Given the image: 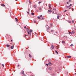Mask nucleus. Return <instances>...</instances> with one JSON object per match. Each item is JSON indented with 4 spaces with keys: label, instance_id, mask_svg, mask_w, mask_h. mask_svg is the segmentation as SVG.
I'll return each mask as SVG.
<instances>
[{
    "label": "nucleus",
    "instance_id": "f8f14e48",
    "mask_svg": "<svg viewBox=\"0 0 76 76\" xmlns=\"http://www.w3.org/2000/svg\"><path fill=\"white\" fill-rule=\"evenodd\" d=\"M74 33H75V31H73L72 32L71 34H74Z\"/></svg>",
    "mask_w": 76,
    "mask_h": 76
},
{
    "label": "nucleus",
    "instance_id": "7ed1b4c3",
    "mask_svg": "<svg viewBox=\"0 0 76 76\" xmlns=\"http://www.w3.org/2000/svg\"><path fill=\"white\" fill-rule=\"evenodd\" d=\"M51 48L52 49H54V46L53 45H52Z\"/></svg>",
    "mask_w": 76,
    "mask_h": 76
},
{
    "label": "nucleus",
    "instance_id": "0eeeda50",
    "mask_svg": "<svg viewBox=\"0 0 76 76\" xmlns=\"http://www.w3.org/2000/svg\"><path fill=\"white\" fill-rule=\"evenodd\" d=\"M55 53H56V54H58V52H57V51L56 50H55Z\"/></svg>",
    "mask_w": 76,
    "mask_h": 76
},
{
    "label": "nucleus",
    "instance_id": "6e6552de",
    "mask_svg": "<svg viewBox=\"0 0 76 76\" xmlns=\"http://www.w3.org/2000/svg\"><path fill=\"white\" fill-rule=\"evenodd\" d=\"M11 49H13V48H14V46H12L11 47Z\"/></svg>",
    "mask_w": 76,
    "mask_h": 76
},
{
    "label": "nucleus",
    "instance_id": "ea45409f",
    "mask_svg": "<svg viewBox=\"0 0 76 76\" xmlns=\"http://www.w3.org/2000/svg\"><path fill=\"white\" fill-rule=\"evenodd\" d=\"M46 66H48V64H46Z\"/></svg>",
    "mask_w": 76,
    "mask_h": 76
},
{
    "label": "nucleus",
    "instance_id": "cd10ccee",
    "mask_svg": "<svg viewBox=\"0 0 76 76\" xmlns=\"http://www.w3.org/2000/svg\"><path fill=\"white\" fill-rule=\"evenodd\" d=\"M16 22H18V19H16Z\"/></svg>",
    "mask_w": 76,
    "mask_h": 76
},
{
    "label": "nucleus",
    "instance_id": "7c9ffc66",
    "mask_svg": "<svg viewBox=\"0 0 76 76\" xmlns=\"http://www.w3.org/2000/svg\"><path fill=\"white\" fill-rule=\"evenodd\" d=\"M69 23H71V21H69Z\"/></svg>",
    "mask_w": 76,
    "mask_h": 76
},
{
    "label": "nucleus",
    "instance_id": "72a5a7b5",
    "mask_svg": "<svg viewBox=\"0 0 76 76\" xmlns=\"http://www.w3.org/2000/svg\"><path fill=\"white\" fill-rule=\"evenodd\" d=\"M34 23H36V21H34Z\"/></svg>",
    "mask_w": 76,
    "mask_h": 76
},
{
    "label": "nucleus",
    "instance_id": "20e7f679",
    "mask_svg": "<svg viewBox=\"0 0 76 76\" xmlns=\"http://www.w3.org/2000/svg\"><path fill=\"white\" fill-rule=\"evenodd\" d=\"M28 35H29V34L31 35V32H28Z\"/></svg>",
    "mask_w": 76,
    "mask_h": 76
},
{
    "label": "nucleus",
    "instance_id": "9b49d317",
    "mask_svg": "<svg viewBox=\"0 0 76 76\" xmlns=\"http://www.w3.org/2000/svg\"><path fill=\"white\" fill-rule=\"evenodd\" d=\"M1 6H3V7H4V6H5V5H4V4H1Z\"/></svg>",
    "mask_w": 76,
    "mask_h": 76
},
{
    "label": "nucleus",
    "instance_id": "a211bd4d",
    "mask_svg": "<svg viewBox=\"0 0 76 76\" xmlns=\"http://www.w3.org/2000/svg\"><path fill=\"white\" fill-rule=\"evenodd\" d=\"M70 46H71V47H72V46H73V45L71 44V45Z\"/></svg>",
    "mask_w": 76,
    "mask_h": 76
},
{
    "label": "nucleus",
    "instance_id": "de8ad7c7",
    "mask_svg": "<svg viewBox=\"0 0 76 76\" xmlns=\"http://www.w3.org/2000/svg\"><path fill=\"white\" fill-rule=\"evenodd\" d=\"M75 75H76V73H75Z\"/></svg>",
    "mask_w": 76,
    "mask_h": 76
},
{
    "label": "nucleus",
    "instance_id": "f257e3e1",
    "mask_svg": "<svg viewBox=\"0 0 76 76\" xmlns=\"http://www.w3.org/2000/svg\"><path fill=\"white\" fill-rule=\"evenodd\" d=\"M33 7L34 8H36L37 7V5H34L33 6Z\"/></svg>",
    "mask_w": 76,
    "mask_h": 76
},
{
    "label": "nucleus",
    "instance_id": "bb28decb",
    "mask_svg": "<svg viewBox=\"0 0 76 76\" xmlns=\"http://www.w3.org/2000/svg\"><path fill=\"white\" fill-rule=\"evenodd\" d=\"M69 7V6H67L66 7H67V8H69V7Z\"/></svg>",
    "mask_w": 76,
    "mask_h": 76
},
{
    "label": "nucleus",
    "instance_id": "1a4fd4ad",
    "mask_svg": "<svg viewBox=\"0 0 76 76\" xmlns=\"http://www.w3.org/2000/svg\"><path fill=\"white\" fill-rule=\"evenodd\" d=\"M60 18V15H58L57 16V18L58 19H59V18Z\"/></svg>",
    "mask_w": 76,
    "mask_h": 76
},
{
    "label": "nucleus",
    "instance_id": "f03ea898",
    "mask_svg": "<svg viewBox=\"0 0 76 76\" xmlns=\"http://www.w3.org/2000/svg\"><path fill=\"white\" fill-rule=\"evenodd\" d=\"M21 74H23V75H24V71H22L21 72Z\"/></svg>",
    "mask_w": 76,
    "mask_h": 76
},
{
    "label": "nucleus",
    "instance_id": "8fccbe9b",
    "mask_svg": "<svg viewBox=\"0 0 76 76\" xmlns=\"http://www.w3.org/2000/svg\"><path fill=\"white\" fill-rule=\"evenodd\" d=\"M49 27V28H50V27Z\"/></svg>",
    "mask_w": 76,
    "mask_h": 76
},
{
    "label": "nucleus",
    "instance_id": "6ab92c4d",
    "mask_svg": "<svg viewBox=\"0 0 76 76\" xmlns=\"http://www.w3.org/2000/svg\"><path fill=\"white\" fill-rule=\"evenodd\" d=\"M51 7V5H50V6H49V8H50Z\"/></svg>",
    "mask_w": 76,
    "mask_h": 76
},
{
    "label": "nucleus",
    "instance_id": "4468645a",
    "mask_svg": "<svg viewBox=\"0 0 76 76\" xmlns=\"http://www.w3.org/2000/svg\"><path fill=\"white\" fill-rule=\"evenodd\" d=\"M30 32H32V30H30Z\"/></svg>",
    "mask_w": 76,
    "mask_h": 76
},
{
    "label": "nucleus",
    "instance_id": "5701e85b",
    "mask_svg": "<svg viewBox=\"0 0 76 76\" xmlns=\"http://www.w3.org/2000/svg\"><path fill=\"white\" fill-rule=\"evenodd\" d=\"M53 10H56V9H53Z\"/></svg>",
    "mask_w": 76,
    "mask_h": 76
},
{
    "label": "nucleus",
    "instance_id": "a878e982",
    "mask_svg": "<svg viewBox=\"0 0 76 76\" xmlns=\"http://www.w3.org/2000/svg\"><path fill=\"white\" fill-rule=\"evenodd\" d=\"M72 1V0H69V2H70V1Z\"/></svg>",
    "mask_w": 76,
    "mask_h": 76
},
{
    "label": "nucleus",
    "instance_id": "39448f33",
    "mask_svg": "<svg viewBox=\"0 0 76 76\" xmlns=\"http://www.w3.org/2000/svg\"><path fill=\"white\" fill-rule=\"evenodd\" d=\"M48 11L49 12H50V13H51V12H52V11H51V10H48Z\"/></svg>",
    "mask_w": 76,
    "mask_h": 76
},
{
    "label": "nucleus",
    "instance_id": "603ef678",
    "mask_svg": "<svg viewBox=\"0 0 76 76\" xmlns=\"http://www.w3.org/2000/svg\"><path fill=\"white\" fill-rule=\"evenodd\" d=\"M31 76H33V75H32Z\"/></svg>",
    "mask_w": 76,
    "mask_h": 76
},
{
    "label": "nucleus",
    "instance_id": "dca6fc26",
    "mask_svg": "<svg viewBox=\"0 0 76 76\" xmlns=\"http://www.w3.org/2000/svg\"><path fill=\"white\" fill-rule=\"evenodd\" d=\"M7 47H10V45H7Z\"/></svg>",
    "mask_w": 76,
    "mask_h": 76
},
{
    "label": "nucleus",
    "instance_id": "4be33fe9",
    "mask_svg": "<svg viewBox=\"0 0 76 76\" xmlns=\"http://www.w3.org/2000/svg\"><path fill=\"white\" fill-rule=\"evenodd\" d=\"M72 6V4H70V6H69V7H70V6Z\"/></svg>",
    "mask_w": 76,
    "mask_h": 76
},
{
    "label": "nucleus",
    "instance_id": "49530a36",
    "mask_svg": "<svg viewBox=\"0 0 76 76\" xmlns=\"http://www.w3.org/2000/svg\"><path fill=\"white\" fill-rule=\"evenodd\" d=\"M72 11H73V9H72Z\"/></svg>",
    "mask_w": 76,
    "mask_h": 76
},
{
    "label": "nucleus",
    "instance_id": "37998d69",
    "mask_svg": "<svg viewBox=\"0 0 76 76\" xmlns=\"http://www.w3.org/2000/svg\"><path fill=\"white\" fill-rule=\"evenodd\" d=\"M11 41L12 42V41H13L12 40V39H11Z\"/></svg>",
    "mask_w": 76,
    "mask_h": 76
},
{
    "label": "nucleus",
    "instance_id": "a19ab883",
    "mask_svg": "<svg viewBox=\"0 0 76 76\" xmlns=\"http://www.w3.org/2000/svg\"><path fill=\"white\" fill-rule=\"evenodd\" d=\"M42 19H44V18H42Z\"/></svg>",
    "mask_w": 76,
    "mask_h": 76
},
{
    "label": "nucleus",
    "instance_id": "e433bc0d",
    "mask_svg": "<svg viewBox=\"0 0 76 76\" xmlns=\"http://www.w3.org/2000/svg\"><path fill=\"white\" fill-rule=\"evenodd\" d=\"M66 11H67L66 10H65L64 11V12H66Z\"/></svg>",
    "mask_w": 76,
    "mask_h": 76
},
{
    "label": "nucleus",
    "instance_id": "c85d7f7f",
    "mask_svg": "<svg viewBox=\"0 0 76 76\" xmlns=\"http://www.w3.org/2000/svg\"><path fill=\"white\" fill-rule=\"evenodd\" d=\"M72 22L73 23H74V20H72Z\"/></svg>",
    "mask_w": 76,
    "mask_h": 76
},
{
    "label": "nucleus",
    "instance_id": "423d86ee",
    "mask_svg": "<svg viewBox=\"0 0 76 76\" xmlns=\"http://www.w3.org/2000/svg\"><path fill=\"white\" fill-rule=\"evenodd\" d=\"M67 58H71V56H67Z\"/></svg>",
    "mask_w": 76,
    "mask_h": 76
},
{
    "label": "nucleus",
    "instance_id": "2f4dec72",
    "mask_svg": "<svg viewBox=\"0 0 76 76\" xmlns=\"http://www.w3.org/2000/svg\"><path fill=\"white\" fill-rule=\"evenodd\" d=\"M2 66L3 67H4V64H2Z\"/></svg>",
    "mask_w": 76,
    "mask_h": 76
},
{
    "label": "nucleus",
    "instance_id": "b1692460",
    "mask_svg": "<svg viewBox=\"0 0 76 76\" xmlns=\"http://www.w3.org/2000/svg\"><path fill=\"white\" fill-rule=\"evenodd\" d=\"M37 18L38 19H40V17H38Z\"/></svg>",
    "mask_w": 76,
    "mask_h": 76
},
{
    "label": "nucleus",
    "instance_id": "f3484780",
    "mask_svg": "<svg viewBox=\"0 0 76 76\" xmlns=\"http://www.w3.org/2000/svg\"><path fill=\"white\" fill-rule=\"evenodd\" d=\"M39 10H41V8H39Z\"/></svg>",
    "mask_w": 76,
    "mask_h": 76
},
{
    "label": "nucleus",
    "instance_id": "aec40b11",
    "mask_svg": "<svg viewBox=\"0 0 76 76\" xmlns=\"http://www.w3.org/2000/svg\"><path fill=\"white\" fill-rule=\"evenodd\" d=\"M31 15H34V14L33 13H31Z\"/></svg>",
    "mask_w": 76,
    "mask_h": 76
},
{
    "label": "nucleus",
    "instance_id": "4c0bfd02",
    "mask_svg": "<svg viewBox=\"0 0 76 76\" xmlns=\"http://www.w3.org/2000/svg\"><path fill=\"white\" fill-rule=\"evenodd\" d=\"M27 13H28V14H29V12H28Z\"/></svg>",
    "mask_w": 76,
    "mask_h": 76
},
{
    "label": "nucleus",
    "instance_id": "412c9836",
    "mask_svg": "<svg viewBox=\"0 0 76 76\" xmlns=\"http://www.w3.org/2000/svg\"><path fill=\"white\" fill-rule=\"evenodd\" d=\"M41 3V2H39L38 3L39 4H40Z\"/></svg>",
    "mask_w": 76,
    "mask_h": 76
},
{
    "label": "nucleus",
    "instance_id": "473e14b6",
    "mask_svg": "<svg viewBox=\"0 0 76 76\" xmlns=\"http://www.w3.org/2000/svg\"><path fill=\"white\" fill-rule=\"evenodd\" d=\"M66 3H67V4H69V2H66Z\"/></svg>",
    "mask_w": 76,
    "mask_h": 76
},
{
    "label": "nucleus",
    "instance_id": "79ce46f5",
    "mask_svg": "<svg viewBox=\"0 0 76 76\" xmlns=\"http://www.w3.org/2000/svg\"><path fill=\"white\" fill-rule=\"evenodd\" d=\"M71 9V7H70V8H69V9Z\"/></svg>",
    "mask_w": 76,
    "mask_h": 76
},
{
    "label": "nucleus",
    "instance_id": "09e8293b",
    "mask_svg": "<svg viewBox=\"0 0 76 76\" xmlns=\"http://www.w3.org/2000/svg\"><path fill=\"white\" fill-rule=\"evenodd\" d=\"M28 10L29 11V10Z\"/></svg>",
    "mask_w": 76,
    "mask_h": 76
},
{
    "label": "nucleus",
    "instance_id": "9d476101",
    "mask_svg": "<svg viewBox=\"0 0 76 76\" xmlns=\"http://www.w3.org/2000/svg\"><path fill=\"white\" fill-rule=\"evenodd\" d=\"M51 64H52L51 63V62L49 63V66H51Z\"/></svg>",
    "mask_w": 76,
    "mask_h": 76
},
{
    "label": "nucleus",
    "instance_id": "3c124183",
    "mask_svg": "<svg viewBox=\"0 0 76 76\" xmlns=\"http://www.w3.org/2000/svg\"><path fill=\"white\" fill-rule=\"evenodd\" d=\"M52 32H53V31H52Z\"/></svg>",
    "mask_w": 76,
    "mask_h": 76
},
{
    "label": "nucleus",
    "instance_id": "f704fd0d",
    "mask_svg": "<svg viewBox=\"0 0 76 76\" xmlns=\"http://www.w3.org/2000/svg\"><path fill=\"white\" fill-rule=\"evenodd\" d=\"M24 28L25 29H26V26H25Z\"/></svg>",
    "mask_w": 76,
    "mask_h": 76
},
{
    "label": "nucleus",
    "instance_id": "a18cd8bd",
    "mask_svg": "<svg viewBox=\"0 0 76 76\" xmlns=\"http://www.w3.org/2000/svg\"><path fill=\"white\" fill-rule=\"evenodd\" d=\"M69 34H71V32H69Z\"/></svg>",
    "mask_w": 76,
    "mask_h": 76
},
{
    "label": "nucleus",
    "instance_id": "c9c22d12",
    "mask_svg": "<svg viewBox=\"0 0 76 76\" xmlns=\"http://www.w3.org/2000/svg\"><path fill=\"white\" fill-rule=\"evenodd\" d=\"M50 25H51V26H53V25L51 24H50Z\"/></svg>",
    "mask_w": 76,
    "mask_h": 76
},
{
    "label": "nucleus",
    "instance_id": "ddd939ff",
    "mask_svg": "<svg viewBox=\"0 0 76 76\" xmlns=\"http://www.w3.org/2000/svg\"><path fill=\"white\" fill-rule=\"evenodd\" d=\"M26 29L27 31H28L29 30V29H28V28H27Z\"/></svg>",
    "mask_w": 76,
    "mask_h": 76
},
{
    "label": "nucleus",
    "instance_id": "2eb2a0df",
    "mask_svg": "<svg viewBox=\"0 0 76 76\" xmlns=\"http://www.w3.org/2000/svg\"><path fill=\"white\" fill-rule=\"evenodd\" d=\"M29 56L30 57H32V56H31V54L29 55Z\"/></svg>",
    "mask_w": 76,
    "mask_h": 76
},
{
    "label": "nucleus",
    "instance_id": "58836bf2",
    "mask_svg": "<svg viewBox=\"0 0 76 76\" xmlns=\"http://www.w3.org/2000/svg\"><path fill=\"white\" fill-rule=\"evenodd\" d=\"M40 17H42V15H40Z\"/></svg>",
    "mask_w": 76,
    "mask_h": 76
},
{
    "label": "nucleus",
    "instance_id": "c756f323",
    "mask_svg": "<svg viewBox=\"0 0 76 76\" xmlns=\"http://www.w3.org/2000/svg\"><path fill=\"white\" fill-rule=\"evenodd\" d=\"M62 42H63V43H64V42H64V41H62Z\"/></svg>",
    "mask_w": 76,
    "mask_h": 76
},
{
    "label": "nucleus",
    "instance_id": "393cba45",
    "mask_svg": "<svg viewBox=\"0 0 76 76\" xmlns=\"http://www.w3.org/2000/svg\"><path fill=\"white\" fill-rule=\"evenodd\" d=\"M20 66V65H18V67H19Z\"/></svg>",
    "mask_w": 76,
    "mask_h": 76
},
{
    "label": "nucleus",
    "instance_id": "c03bdc74",
    "mask_svg": "<svg viewBox=\"0 0 76 76\" xmlns=\"http://www.w3.org/2000/svg\"><path fill=\"white\" fill-rule=\"evenodd\" d=\"M15 19H16V20L17 19V18H15Z\"/></svg>",
    "mask_w": 76,
    "mask_h": 76
}]
</instances>
